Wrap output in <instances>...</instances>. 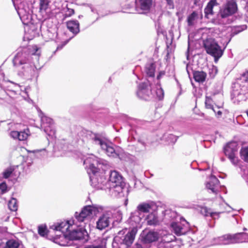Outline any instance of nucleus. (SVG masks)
Segmentation results:
<instances>
[{"mask_svg":"<svg viewBox=\"0 0 248 248\" xmlns=\"http://www.w3.org/2000/svg\"><path fill=\"white\" fill-rule=\"evenodd\" d=\"M240 154L241 158L244 161L248 162V146L242 147Z\"/></svg>","mask_w":248,"mask_h":248,"instance_id":"c756f323","label":"nucleus"},{"mask_svg":"<svg viewBox=\"0 0 248 248\" xmlns=\"http://www.w3.org/2000/svg\"><path fill=\"white\" fill-rule=\"evenodd\" d=\"M209 4L211 5L212 7L217 5L218 3L217 2V0H211L208 3Z\"/></svg>","mask_w":248,"mask_h":248,"instance_id":"49530a36","label":"nucleus"},{"mask_svg":"<svg viewBox=\"0 0 248 248\" xmlns=\"http://www.w3.org/2000/svg\"><path fill=\"white\" fill-rule=\"evenodd\" d=\"M62 46H59L57 47V49L58 50V49H62Z\"/></svg>","mask_w":248,"mask_h":248,"instance_id":"5fc2aeb1","label":"nucleus"},{"mask_svg":"<svg viewBox=\"0 0 248 248\" xmlns=\"http://www.w3.org/2000/svg\"><path fill=\"white\" fill-rule=\"evenodd\" d=\"M145 71L148 77H154L155 71V64L154 63H147L145 67Z\"/></svg>","mask_w":248,"mask_h":248,"instance_id":"cd10ccee","label":"nucleus"},{"mask_svg":"<svg viewBox=\"0 0 248 248\" xmlns=\"http://www.w3.org/2000/svg\"><path fill=\"white\" fill-rule=\"evenodd\" d=\"M219 183L217 178L214 175H211L206 183V186L212 193L217 194L219 187Z\"/></svg>","mask_w":248,"mask_h":248,"instance_id":"6ab92c4d","label":"nucleus"},{"mask_svg":"<svg viewBox=\"0 0 248 248\" xmlns=\"http://www.w3.org/2000/svg\"><path fill=\"white\" fill-rule=\"evenodd\" d=\"M237 7L235 0H227L226 4L220 10L218 18H225L234 14Z\"/></svg>","mask_w":248,"mask_h":248,"instance_id":"4468645a","label":"nucleus"},{"mask_svg":"<svg viewBox=\"0 0 248 248\" xmlns=\"http://www.w3.org/2000/svg\"><path fill=\"white\" fill-rule=\"evenodd\" d=\"M154 204L153 202H143L140 203L135 211L131 213L129 218V223L133 226L140 227V223L145 217V214L149 213Z\"/></svg>","mask_w":248,"mask_h":248,"instance_id":"423d86ee","label":"nucleus"},{"mask_svg":"<svg viewBox=\"0 0 248 248\" xmlns=\"http://www.w3.org/2000/svg\"><path fill=\"white\" fill-rule=\"evenodd\" d=\"M237 151L238 144L235 141L229 142L224 148L225 155L234 166H237L239 161L237 156Z\"/></svg>","mask_w":248,"mask_h":248,"instance_id":"f8f14e48","label":"nucleus"},{"mask_svg":"<svg viewBox=\"0 0 248 248\" xmlns=\"http://www.w3.org/2000/svg\"><path fill=\"white\" fill-rule=\"evenodd\" d=\"M103 210V208L97 205L85 206L79 213L76 212L75 217L78 221L82 222L86 220H89L93 215Z\"/></svg>","mask_w":248,"mask_h":248,"instance_id":"1a4fd4ad","label":"nucleus"},{"mask_svg":"<svg viewBox=\"0 0 248 248\" xmlns=\"http://www.w3.org/2000/svg\"><path fill=\"white\" fill-rule=\"evenodd\" d=\"M8 207L12 211H16L17 210V204L16 199L12 198L8 202Z\"/></svg>","mask_w":248,"mask_h":248,"instance_id":"7c9ffc66","label":"nucleus"},{"mask_svg":"<svg viewBox=\"0 0 248 248\" xmlns=\"http://www.w3.org/2000/svg\"><path fill=\"white\" fill-rule=\"evenodd\" d=\"M143 219L147 221V223L148 225L156 226L159 224L158 217L155 212L150 213Z\"/></svg>","mask_w":248,"mask_h":248,"instance_id":"b1692460","label":"nucleus"},{"mask_svg":"<svg viewBox=\"0 0 248 248\" xmlns=\"http://www.w3.org/2000/svg\"><path fill=\"white\" fill-rule=\"evenodd\" d=\"M7 191V186L5 182L0 184V196Z\"/></svg>","mask_w":248,"mask_h":248,"instance_id":"e433bc0d","label":"nucleus"},{"mask_svg":"<svg viewBox=\"0 0 248 248\" xmlns=\"http://www.w3.org/2000/svg\"><path fill=\"white\" fill-rule=\"evenodd\" d=\"M92 140L93 143L99 145L102 149L105 151L108 156L120 158V155L123 153V150L120 147H116V149H114L112 145L108 144L106 140L99 135H93Z\"/></svg>","mask_w":248,"mask_h":248,"instance_id":"0eeeda50","label":"nucleus"},{"mask_svg":"<svg viewBox=\"0 0 248 248\" xmlns=\"http://www.w3.org/2000/svg\"><path fill=\"white\" fill-rule=\"evenodd\" d=\"M167 3V4L170 6V9H173L174 7L173 1V0H166Z\"/></svg>","mask_w":248,"mask_h":248,"instance_id":"a18cd8bd","label":"nucleus"},{"mask_svg":"<svg viewBox=\"0 0 248 248\" xmlns=\"http://www.w3.org/2000/svg\"><path fill=\"white\" fill-rule=\"evenodd\" d=\"M138 145L140 147V151L144 150L146 149V143L141 139H140L138 140Z\"/></svg>","mask_w":248,"mask_h":248,"instance_id":"ea45409f","label":"nucleus"},{"mask_svg":"<svg viewBox=\"0 0 248 248\" xmlns=\"http://www.w3.org/2000/svg\"><path fill=\"white\" fill-rule=\"evenodd\" d=\"M28 152L35 153L39 154H40V156H44L47 155V153L46 150L45 149H41V150H36L32 151H28Z\"/></svg>","mask_w":248,"mask_h":248,"instance_id":"c9c22d12","label":"nucleus"},{"mask_svg":"<svg viewBox=\"0 0 248 248\" xmlns=\"http://www.w3.org/2000/svg\"><path fill=\"white\" fill-rule=\"evenodd\" d=\"M23 244L18 240L10 239L7 241L5 248H22Z\"/></svg>","mask_w":248,"mask_h":248,"instance_id":"bb28decb","label":"nucleus"},{"mask_svg":"<svg viewBox=\"0 0 248 248\" xmlns=\"http://www.w3.org/2000/svg\"><path fill=\"white\" fill-rule=\"evenodd\" d=\"M164 214L166 219L170 218L172 219L175 218V221H173L171 223L170 226L177 235H184L189 232L190 229L189 224L184 218L177 216L175 212L170 210H165Z\"/></svg>","mask_w":248,"mask_h":248,"instance_id":"20e7f679","label":"nucleus"},{"mask_svg":"<svg viewBox=\"0 0 248 248\" xmlns=\"http://www.w3.org/2000/svg\"><path fill=\"white\" fill-rule=\"evenodd\" d=\"M213 8V7L208 3L204 9V13L205 15L212 14Z\"/></svg>","mask_w":248,"mask_h":248,"instance_id":"58836bf2","label":"nucleus"},{"mask_svg":"<svg viewBox=\"0 0 248 248\" xmlns=\"http://www.w3.org/2000/svg\"><path fill=\"white\" fill-rule=\"evenodd\" d=\"M212 100L210 97L206 96L205 101V105L206 108L211 109L214 112H216V108L212 104Z\"/></svg>","mask_w":248,"mask_h":248,"instance_id":"2f4dec72","label":"nucleus"},{"mask_svg":"<svg viewBox=\"0 0 248 248\" xmlns=\"http://www.w3.org/2000/svg\"><path fill=\"white\" fill-rule=\"evenodd\" d=\"M155 94L156 97L158 98L159 100H161L163 98L164 92L161 88H160L156 89L155 90Z\"/></svg>","mask_w":248,"mask_h":248,"instance_id":"4c0bfd02","label":"nucleus"},{"mask_svg":"<svg viewBox=\"0 0 248 248\" xmlns=\"http://www.w3.org/2000/svg\"><path fill=\"white\" fill-rule=\"evenodd\" d=\"M54 0H40V11L41 12L49 13L53 9Z\"/></svg>","mask_w":248,"mask_h":248,"instance_id":"4be33fe9","label":"nucleus"},{"mask_svg":"<svg viewBox=\"0 0 248 248\" xmlns=\"http://www.w3.org/2000/svg\"><path fill=\"white\" fill-rule=\"evenodd\" d=\"M137 95L140 98L146 100L149 99L154 95L148 80L141 82L138 85Z\"/></svg>","mask_w":248,"mask_h":248,"instance_id":"ddd939ff","label":"nucleus"},{"mask_svg":"<svg viewBox=\"0 0 248 248\" xmlns=\"http://www.w3.org/2000/svg\"><path fill=\"white\" fill-rule=\"evenodd\" d=\"M41 127L48 136H53L55 133L53 122L52 119L46 116L40 115Z\"/></svg>","mask_w":248,"mask_h":248,"instance_id":"dca6fc26","label":"nucleus"},{"mask_svg":"<svg viewBox=\"0 0 248 248\" xmlns=\"http://www.w3.org/2000/svg\"><path fill=\"white\" fill-rule=\"evenodd\" d=\"M67 27L75 35L79 32V23L77 20H70L67 22Z\"/></svg>","mask_w":248,"mask_h":248,"instance_id":"393cba45","label":"nucleus"},{"mask_svg":"<svg viewBox=\"0 0 248 248\" xmlns=\"http://www.w3.org/2000/svg\"><path fill=\"white\" fill-rule=\"evenodd\" d=\"M203 46L206 53L214 58L215 62L223 55V50L213 38H209L203 41Z\"/></svg>","mask_w":248,"mask_h":248,"instance_id":"9d476101","label":"nucleus"},{"mask_svg":"<svg viewBox=\"0 0 248 248\" xmlns=\"http://www.w3.org/2000/svg\"><path fill=\"white\" fill-rule=\"evenodd\" d=\"M137 228L135 226H133L131 231L126 234L125 231H120L113 239L112 248H128L130 247L137 232Z\"/></svg>","mask_w":248,"mask_h":248,"instance_id":"39448f33","label":"nucleus"},{"mask_svg":"<svg viewBox=\"0 0 248 248\" xmlns=\"http://www.w3.org/2000/svg\"><path fill=\"white\" fill-rule=\"evenodd\" d=\"M217 117H219L222 115V112L219 109L217 111L216 114H215Z\"/></svg>","mask_w":248,"mask_h":248,"instance_id":"3c124183","label":"nucleus"},{"mask_svg":"<svg viewBox=\"0 0 248 248\" xmlns=\"http://www.w3.org/2000/svg\"><path fill=\"white\" fill-rule=\"evenodd\" d=\"M246 233L242 232L233 235L225 234L213 239V245H230L235 243H243L245 241Z\"/></svg>","mask_w":248,"mask_h":248,"instance_id":"6e6552de","label":"nucleus"},{"mask_svg":"<svg viewBox=\"0 0 248 248\" xmlns=\"http://www.w3.org/2000/svg\"><path fill=\"white\" fill-rule=\"evenodd\" d=\"M30 135V132L28 128L19 132L17 131H12L10 132V136L12 138L14 139H17L20 141L27 140Z\"/></svg>","mask_w":248,"mask_h":248,"instance_id":"412c9836","label":"nucleus"},{"mask_svg":"<svg viewBox=\"0 0 248 248\" xmlns=\"http://www.w3.org/2000/svg\"><path fill=\"white\" fill-rule=\"evenodd\" d=\"M215 108H215V109H216V112H214V113H215V114H216V113H217V111L218 110H219V108H218V107H217V106H215Z\"/></svg>","mask_w":248,"mask_h":248,"instance_id":"864d4df0","label":"nucleus"},{"mask_svg":"<svg viewBox=\"0 0 248 248\" xmlns=\"http://www.w3.org/2000/svg\"><path fill=\"white\" fill-rule=\"evenodd\" d=\"M193 77L196 81L202 82L206 78V74L203 71H195L193 73Z\"/></svg>","mask_w":248,"mask_h":248,"instance_id":"c85d7f7f","label":"nucleus"},{"mask_svg":"<svg viewBox=\"0 0 248 248\" xmlns=\"http://www.w3.org/2000/svg\"><path fill=\"white\" fill-rule=\"evenodd\" d=\"M161 242L164 243H170L175 239V236L166 231H163L160 234Z\"/></svg>","mask_w":248,"mask_h":248,"instance_id":"a878e982","label":"nucleus"},{"mask_svg":"<svg viewBox=\"0 0 248 248\" xmlns=\"http://www.w3.org/2000/svg\"><path fill=\"white\" fill-rule=\"evenodd\" d=\"M73 224H74L73 220L63 221L58 222L53 226L55 230L60 231L62 233V235H60L59 238L55 239V242L56 243H58L61 246H64L65 245V242H61L59 240L66 238L68 232L71 230L70 228H72Z\"/></svg>","mask_w":248,"mask_h":248,"instance_id":"9b49d317","label":"nucleus"},{"mask_svg":"<svg viewBox=\"0 0 248 248\" xmlns=\"http://www.w3.org/2000/svg\"><path fill=\"white\" fill-rule=\"evenodd\" d=\"M114 220L111 212H108L100 216L96 223V228L99 230H103L108 227Z\"/></svg>","mask_w":248,"mask_h":248,"instance_id":"2eb2a0df","label":"nucleus"},{"mask_svg":"<svg viewBox=\"0 0 248 248\" xmlns=\"http://www.w3.org/2000/svg\"><path fill=\"white\" fill-rule=\"evenodd\" d=\"M74 13V9L67 7V10L65 13V17H70L72 16Z\"/></svg>","mask_w":248,"mask_h":248,"instance_id":"37998d69","label":"nucleus"},{"mask_svg":"<svg viewBox=\"0 0 248 248\" xmlns=\"http://www.w3.org/2000/svg\"><path fill=\"white\" fill-rule=\"evenodd\" d=\"M91 185L97 188L104 189L112 197L124 196V183L123 177L117 171L110 170L107 180L105 178L107 162L93 155L84 161Z\"/></svg>","mask_w":248,"mask_h":248,"instance_id":"f257e3e1","label":"nucleus"},{"mask_svg":"<svg viewBox=\"0 0 248 248\" xmlns=\"http://www.w3.org/2000/svg\"><path fill=\"white\" fill-rule=\"evenodd\" d=\"M14 170L15 168L14 166H11L6 169L2 172L3 177L5 179L9 178Z\"/></svg>","mask_w":248,"mask_h":248,"instance_id":"72a5a7b5","label":"nucleus"},{"mask_svg":"<svg viewBox=\"0 0 248 248\" xmlns=\"http://www.w3.org/2000/svg\"><path fill=\"white\" fill-rule=\"evenodd\" d=\"M218 72L217 68L215 66H212L209 69V75L211 78H214Z\"/></svg>","mask_w":248,"mask_h":248,"instance_id":"f704fd0d","label":"nucleus"},{"mask_svg":"<svg viewBox=\"0 0 248 248\" xmlns=\"http://www.w3.org/2000/svg\"><path fill=\"white\" fill-rule=\"evenodd\" d=\"M223 211L213 212L211 209L206 207H203L201 208V214L205 217H210L214 219H217L219 217V215L223 213Z\"/></svg>","mask_w":248,"mask_h":248,"instance_id":"5701e85b","label":"nucleus"},{"mask_svg":"<svg viewBox=\"0 0 248 248\" xmlns=\"http://www.w3.org/2000/svg\"><path fill=\"white\" fill-rule=\"evenodd\" d=\"M40 54L41 50L36 46H29L18 51L13 59V64L15 66L21 67L25 76H32L35 69H37L36 63Z\"/></svg>","mask_w":248,"mask_h":248,"instance_id":"f03ea898","label":"nucleus"},{"mask_svg":"<svg viewBox=\"0 0 248 248\" xmlns=\"http://www.w3.org/2000/svg\"><path fill=\"white\" fill-rule=\"evenodd\" d=\"M165 75V72L164 71H160L158 75L157 76V78L159 79L163 76Z\"/></svg>","mask_w":248,"mask_h":248,"instance_id":"09e8293b","label":"nucleus"},{"mask_svg":"<svg viewBox=\"0 0 248 248\" xmlns=\"http://www.w3.org/2000/svg\"><path fill=\"white\" fill-rule=\"evenodd\" d=\"M38 233L41 236H45L46 234V228L44 226H39L38 227Z\"/></svg>","mask_w":248,"mask_h":248,"instance_id":"a19ab883","label":"nucleus"},{"mask_svg":"<svg viewBox=\"0 0 248 248\" xmlns=\"http://www.w3.org/2000/svg\"><path fill=\"white\" fill-rule=\"evenodd\" d=\"M87 232L82 228L73 229L70 230L66 237V238L70 240H80L84 238Z\"/></svg>","mask_w":248,"mask_h":248,"instance_id":"a211bd4d","label":"nucleus"},{"mask_svg":"<svg viewBox=\"0 0 248 248\" xmlns=\"http://www.w3.org/2000/svg\"><path fill=\"white\" fill-rule=\"evenodd\" d=\"M231 96L233 102L236 104L248 98V72L244 73L235 82Z\"/></svg>","mask_w":248,"mask_h":248,"instance_id":"7ed1b4c3","label":"nucleus"},{"mask_svg":"<svg viewBox=\"0 0 248 248\" xmlns=\"http://www.w3.org/2000/svg\"><path fill=\"white\" fill-rule=\"evenodd\" d=\"M15 87H16V88H19V86L18 84H15Z\"/></svg>","mask_w":248,"mask_h":248,"instance_id":"6e6d98bb","label":"nucleus"},{"mask_svg":"<svg viewBox=\"0 0 248 248\" xmlns=\"http://www.w3.org/2000/svg\"><path fill=\"white\" fill-rule=\"evenodd\" d=\"M88 6L90 7L91 11L93 12V13H96V9L92 6V5H88Z\"/></svg>","mask_w":248,"mask_h":248,"instance_id":"8fccbe9b","label":"nucleus"},{"mask_svg":"<svg viewBox=\"0 0 248 248\" xmlns=\"http://www.w3.org/2000/svg\"><path fill=\"white\" fill-rule=\"evenodd\" d=\"M159 234L155 231L144 230L140 234V239L143 245L150 244L158 240Z\"/></svg>","mask_w":248,"mask_h":248,"instance_id":"f3484780","label":"nucleus"},{"mask_svg":"<svg viewBox=\"0 0 248 248\" xmlns=\"http://www.w3.org/2000/svg\"><path fill=\"white\" fill-rule=\"evenodd\" d=\"M246 26H244V25L242 26L237 27L236 28V30L238 32H240V31L244 30L246 29Z\"/></svg>","mask_w":248,"mask_h":248,"instance_id":"de8ad7c7","label":"nucleus"},{"mask_svg":"<svg viewBox=\"0 0 248 248\" xmlns=\"http://www.w3.org/2000/svg\"><path fill=\"white\" fill-rule=\"evenodd\" d=\"M135 248H143V246L140 244H137Z\"/></svg>","mask_w":248,"mask_h":248,"instance_id":"603ef678","label":"nucleus"},{"mask_svg":"<svg viewBox=\"0 0 248 248\" xmlns=\"http://www.w3.org/2000/svg\"><path fill=\"white\" fill-rule=\"evenodd\" d=\"M197 16V14L195 12H193L187 17V21L189 26H192L194 24L195 20Z\"/></svg>","mask_w":248,"mask_h":248,"instance_id":"473e14b6","label":"nucleus"},{"mask_svg":"<svg viewBox=\"0 0 248 248\" xmlns=\"http://www.w3.org/2000/svg\"><path fill=\"white\" fill-rule=\"evenodd\" d=\"M155 0H135V6L143 11H149L154 5Z\"/></svg>","mask_w":248,"mask_h":248,"instance_id":"aec40b11","label":"nucleus"},{"mask_svg":"<svg viewBox=\"0 0 248 248\" xmlns=\"http://www.w3.org/2000/svg\"><path fill=\"white\" fill-rule=\"evenodd\" d=\"M157 248H172V247L171 244L170 243L160 242L158 245Z\"/></svg>","mask_w":248,"mask_h":248,"instance_id":"79ce46f5","label":"nucleus"},{"mask_svg":"<svg viewBox=\"0 0 248 248\" xmlns=\"http://www.w3.org/2000/svg\"><path fill=\"white\" fill-rule=\"evenodd\" d=\"M17 13L21 20L25 19V15L23 14V10L22 9H19Z\"/></svg>","mask_w":248,"mask_h":248,"instance_id":"c03bdc74","label":"nucleus"}]
</instances>
